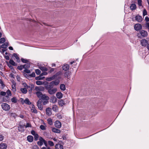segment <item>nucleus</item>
Instances as JSON below:
<instances>
[{"label":"nucleus","mask_w":149,"mask_h":149,"mask_svg":"<svg viewBox=\"0 0 149 149\" xmlns=\"http://www.w3.org/2000/svg\"><path fill=\"white\" fill-rule=\"evenodd\" d=\"M45 112L46 114L48 116H51L52 114V109L50 107H47L46 108Z\"/></svg>","instance_id":"7"},{"label":"nucleus","mask_w":149,"mask_h":149,"mask_svg":"<svg viewBox=\"0 0 149 149\" xmlns=\"http://www.w3.org/2000/svg\"><path fill=\"white\" fill-rule=\"evenodd\" d=\"M10 115L11 116L15 118L16 116V114L15 113H12L10 114Z\"/></svg>","instance_id":"55"},{"label":"nucleus","mask_w":149,"mask_h":149,"mask_svg":"<svg viewBox=\"0 0 149 149\" xmlns=\"http://www.w3.org/2000/svg\"><path fill=\"white\" fill-rule=\"evenodd\" d=\"M23 68H24V67L22 65L18 66L17 67V69L20 70H22Z\"/></svg>","instance_id":"43"},{"label":"nucleus","mask_w":149,"mask_h":149,"mask_svg":"<svg viewBox=\"0 0 149 149\" xmlns=\"http://www.w3.org/2000/svg\"><path fill=\"white\" fill-rule=\"evenodd\" d=\"M24 72H25L26 73H29L30 72V70H29L28 69H24Z\"/></svg>","instance_id":"51"},{"label":"nucleus","mask_w":149,"mask_h":149,"mask_svg":"<svg viewBox=\"0 0 149 149\" xmlns=\"http://www.w3.org/2000/svg\"><path fill=\"white\" fill-rule=\"evenodd\" d=\"M33 139V136L31 135H29L27 137V140L29 142H32Z\"/></svg>","instance_id":"20"},{"label":"nucleus","mask_w":149,"mask_h":149,"mask_svg":"<svg viewBox=\"0 0 149 149\" xmlns=\"http://www.w3.org/2000/svg\"><path fill=\"white\" fill-rule=\"evenodd\" d=\"M35 72L37 74L39 75L40 74L41 71L38 69H37L35 70Z\"/></svg>","instance_id":"46"},{"label":"nucleus","mask_w":149,"mask_h":149,"mask_svg":"<svg viewBox=\"0 0 149 149\" xmlns=\"http://www.w3.org/2000/svg\"><path fill=\"white\" fill-rule=\"evenodd\" d=\"M57 97L58 99L61 98L63 97L62 94L61 92H58L56 94Z\"/></svg>","instance_id":"23"},{"label":"nucleus","mask_w":149,"mask_h":149,"mask_svg":"<svg viewBox=\"0 0 149 149\" xmlns=\"http://www.w3.org/2000/svg\"><path fill=\"white\" fill-rule=\"evenodd\" d=\"M32 149H39V148L37 146H34L32 147Z\"/></svg>","instance_id":"61"},{"label":"nucleus","mask_w":149,"mask_h":149,"mask_svg":"<svg viewBox=\"0 0 149 149\" xmlns=\"http://www.w3.org/2000/svg\"><path fill=\"white\" fill-rule=\"evenodd\" d=\"M24 68L25 69H27L29 68L30 67V65L29 64L27 63L23 65Z\"/></svg>","instance_id":"34"},{"label":"nucleus","mask_w":149,"mask_h":149,"mask_svg":"<svg viewBox=\"0 0 149 149\" xmlns=\"http://www.w3.org/2000/svg\"><path fill=\"white\" fill-rule=\"evenodd\" d=\"M4 58L7 60H9V59H10L9 56L7 55L5 56Z\"/></svg>","instance_id":"64"},{"label":"nucleus","mask_w":149,"mask_h":149,"mask_svg":"<svg viewBox=\"0 0 149 149\" xmlns=\"http://www.w3.org/2000/svg\"><path fill=\"white\" fill-rule=\"evenodd\" d=\"M36 84L37 85H42V83L41 81H37L36 82Z\"/></svg>","instance_id":"49"},{"label":"nucleus","mask_w":149,"mask_h":149,"mask_svg":"<svg viewBox=\"0 0 149 149\" xmlns=\"http://www.w3.org/2000/svg\"><path fill=\"white\" fill-rule=\"evenodd\" d=\"M9 100V97L6 96L3 98V101L5 102L8 101Z\"/></svg>","instance_id":"39"},{"label":"nucleus","mask_w":149,"mask_h":149,"mask_svg":"<svg viewBox=\"0 0 149 149\" xmlns=\"http://www.w3.org/2000/svg\"><path fill=\"white\" fill-rule=\"evenodd\" d=\"M29 76L31 77H35L36 76V74L34 72H33L31 74L29 75Z\"/></svg>","instance_id":"52"},{"label":"nucleus","mask_w":149,"mask_h":149,"mask_svg":"<svg viewBox=\"0 0 149 149\" xmlns=\"http://www.w3.org/2000/svg\"><path fill=\"white\" fill-rule=\"evenodd\" d=\"M53 85H48L46 86V88L48 91V93L51 95L54 94L57 91L56 88H53Z\"/></svg>","instance_id":"1"},{"label":"nucleus","mask_w":149,"mask_h":149,"mask_svg":"<svg viewBox=\"0 0 149 149\" xmlns=\"http://www.w3.org/2000/svg\"><path fill=\"white\" fill-rule=\"evenodd\" d=\"M22 62L24 63H27L29 62V61L26 59H24L23 58H21Z\"/></svg>","instance_id":"38"},{"label":"nucleus","mask_w":149,"mask_h":149,"mask_svg":"<svg viewBox=\"0 0 149 149\" xmlns=\"http://www.w3.org/2000/svg\"><path fill=\"white\" fill-rule=\"evenodd\" d=\"M42 97L39 99V100H41V102L42 103V102L43 105H46L48 103L49 98L48 96L46 95Z\"/></svg>","instance_id":"2"},{"label":"nucleus","mask_w":149,"mask_h":149,"mask_svg":"<svg viewBox=\"0 0 149 149\" xmlns=\"http://www.w3.org/2000/svg\"><path fill=\"white\" fill-rule=\"evenodd\" d=\"M8 45V43L6 42L1 45V47L3 48H6L7 47Z\"/></svg>","instance_id":"30"},{"label":"nucleus","mask_w":149,"mask_h":149,"mask_svg":"<svg viewBox=\"0 0 149 149\" xmlns=\"http://www.w3.org/2000/svg\"><path fill=\"white\" fill-rule=\"evenodd\" d=\"M6 41L5 39L4 38H2L0 39V44L2 43L5 42Z\"/></svg>","instance_id":"41"},{"label":"nucleus","mask_w":149,"mask_h":149,"mask_svg":"<svg viewBox=\"0 0 149 149\" xmlns=\"http://www.w3.org/2000/svg\"><path fill=\"white\" fill-rule=\"evenodd\" d=\"M69 65L68 64L64 65L62 66V69L63 70L65 71H67L69 70Z\"/></svg>","instance_id":"16"},{"label":"nucleus","mask_w":149,"mask_h":149,"mask_svg":"<svg viewBox=\"0 0 149 149\" xmlns=\"http://www.w3.org/2000/svg\"><path fill=\"white\" fill-rule=\"evenodd\" d=\"M52 131L55 133H60L61 131L59 129H58L55 128H53L52 130Z\"/></svg>","instance_id":"25"},{"label":"nucleus","mask_w":149,"mask_h":149,"mask_svg":"<svg viewBox=\"0 0 149 149\" xmlns=\"http://www.w3.org/2000/svg\"><path fill=\"white\" fill-rule=\"evenodd\" d=\"M48 143L49 145L51 146H53L54 145V144L53 142L50 141H48Z\"/></svg>","instance_id":"37"},{"label":"nucleus","mask_w":149,"mask_h":149,"mask_svg":"<svg viewBox=\"0 0 149 149\" xmlns=\"http://www.w3.org/2000/svg\"><path fill=\"white\" fill-rule=\"evenodd\" d=\"M60 82V81L59 80H56L55 81H53L51 82L49 85H53L54 84L57 86L58 85Z\"/></svg>","instance_id":"14"},{"label":"nucleus","mask_w":149,"mask_h":149,"mask_svg":"<svg viewBox=\"0 0 149 149\" xmlns=\"http://www.w3.org/2000/svg\"><path fill=\"white\" fill-rule=\"evenodd\" d=\"M0 95H1L5 96L6 95V93L5 92L1 91L0 92Z\"/></svg>","instance_id":"57"},{"label":"nucleus","mask_w":149,"mask_h":149,"mask_svg":"<svg viewBox=\"0 0 149 149\" xmlns=\"http://www.w3.org/2000/svg\"><path fill=\"white\" fill-rule=\"evenodd\" d=\"M139 33H138V36L140 37V36H139V34H140L141 36L143 37H146L148 36L147 32L144 30H141L139 32Z\"/></svg>","instance_id":"5"},{"label":"nucleus","mask_w":149,"mask_h":149,"mask_svg":"<svg viewBox=\"0 0 149 149\" xmlns=\"http://www.w3.org/2000/svg\"><path fill=\"white\" fill-rule=\"evenodd\" d=\"M134 29L137 31H139L142 29L141 25L139 23L136 24L134 26Z\"/></svg>","instance_id":"6"},{"label":"nucleus","mask_w":149,"mask_h":149,"mask_svg":"<svg viewBox=\"0 0 149 149\" xmlns=\"http://www.w3.org/2000/svg\"><path fill=\"white\" fill-rule=\"evenodd\" d=\"M60 89L63 91L65 90V84H61L60 86Z\"/></svg>","instance_id":"28"},{"label":"nucleus","mask_w":149,"mask_h":149,"mask_svg":"<svg viewBox=\"0 0 149 149\" xmlns=\"http://www.w3.org/2000/svg\"><path fill=\"white\" fill-rule=\"evenodd\" d=\"M57 99L55 96H53L51 97L50 102L53 103H55L57 102Z\"/></svg>","instance_id":"22"},{"label":"nucleus","mask_w":149,"mask_h":149,"mask_svg":"<svg viewBox=\"0 0 149 149\" xmlns=\"http://www.w3.org/2000/svg\"><path fill=\"white\" fill-rule=\"evenodd\" d=\"M7 147V145L6 143H1L0 144V149H6Z\"/></svg>","instance_id":"12"},{"label":"nucleus","mask_w":149,"mask_h":149,"mask_svg":"<svg viewBox=\"0 0 149 149\" xmlns=\"http://www.w3.org/2000/svg\"><path fill=\"white\" fill-rule=\"evenodd\" d=\"M58 104L59 105L61 106L65 105V102L63 100L61 99L58 101Z\"/></svg>","instance_id":"26"},{"label":"nucleus","mask_w":149,"mask_h":149,"mask_svg":"<svg viewBox=\"0 0 149 149\" xmlns=\"http://www.w3.org/2000/svg\"><path fill=\"white\" fill-rule=\"evenodd\" d=\"M64 76L65 78H67V79H69L70 76V73L69 71H66L64 73Z\"/></svg>","instance_id":"21"},{"label":"nucleus","mask_w":149,"mask_h":149,"mask_svg":"<svg viewBox=\"0 0 149 149\" xmlns=\"http://www.w3.org/2000/svg\"><path fill=\"white\" fill-rule=\"evenodd\" d=\"M24 102L28 105H30L31 104V102L29 99L27 98H26L24 100Z\"/></svg>","instance_id":"29"},{"label":"nucleus","mask_w":149,"mask_h":149,"mask_svg":"<svg viewBox=\"0 0 149 149\" xmlns=\"http://www.w3.org/2000/svg\"><path fill=\"white\" fill-rule=\"evenodd\" d=\"M31 134L33 135L34 136L36 134V132L34 130H32L31 132Z\"/></svg>","instance_id":"59"},{"label":"nucleus","mask_w":149,"mask_h":149,"mask_svg":"<svg viewBox=\"0 0 149 149\" xmlns=\"http://www.w3.org/2000/svg\"><path fill=\"white\" fill-rule=\"evenodd\" d=\"M39 91H43L45 90V88L43 87L42 86H39Z\"/></svg>","instance_id":"53"},{"label":"nucleus","mask_w":149,"mask_h":149,"mask_svg":"<svg viewBox=\"0 0 149 149\" xmlns=\"http://www.w3.org/2000/svg\"><path fill=\"white\" fill-rule=\"evenodd\" d=\"M39 139V141L38 142L37 144L40 146H41L43 144V138L42 137H40Z\"/></svg>","instance_id":"17"},{"label":"nucleus","mask_w":149,"mask_h":149,"mask_svg":"<svg viewBox=\"0 0 149 149\" xmlns=\"http://www.w3.org/2000/svg\"><path fill=\"white\" fill-rule=\"evenodd\" d=\"M145 20L147 22H149V18L148 17H146L145 18Z\"/></svg>","instance_id":"60"},{"label":"nucleus","mask_w":149,"mask_h":149,"mask_svg":"<svg viewBox=\"0 0 149 149\" xmlns=\"http://www.w3.org/2000/svg\"><path fill=\"white\" fill-rule=\"evenodd\" d=\"M130 8L131 10H134L136 8V5L135 4H132L130 6Z\"/></svg>","instance_id":"18"},{"label":"nucleus","mask_w":149,"mask_h":149,"mask_svg":"<svg viewBox=\"0 0 149 149\" xmlns=\"http://www.w3.org/2000/svg\"><path fill=\"white\" fill-rule=\"evenodd\" d=\"M147 15V12L146 9H144L143 11V16Z\"/></svg>","instance_id":"44"},{"label":"nucleus","mask_w":149,"mask_h":149,"mask_svg":"<svg viewBox=\"0 0 149 149\" xmlns=\"http://www.w3.org/2000/svg\"><path fill=\"white\" fill-rule=\"evenodd\" d=\"M42 103L40 100H38L37 102V105L39 109L40 110H42L43 109V107Z\"/></svg>","instance_id":"8"},{"label":"nucleus","mask_w":149,"mask_h":149,"mask_svg":"<svg viewBox=\"0 0 149 149\" xmlns=\"http://www.w3.org/2000/svg\"><path fill=\"white\" fill-rule=\"evenodd\" d=\"M9 63L13 66H16L17 64H15V62L12 60L10 59L9 61Z\"/></svg>","instance_id":"35"},{"label":"nucleus","mask_w":149,"mask_h":149,"mask_svg":"<svg viewBox=\"0 0 149 149\" xmlns=\"http://www.w3.org/2000/svg\"><path fill=\"white\" fill-rule=\"evenodd\" d=\"M11 101L12 102L16 103L17 102V100L16 97H13L11 99Z\"/></svg>","instance_id":"40"},{"label":"nucleus","mask_w":149,"mask_h":149,"mask_svg":"<svg viewBox=\"0 0 149 149\" xmlns=\"http://www.w3.org/2000/svg\"><path fill=\"white\" fill-rule=\"evenodd\" d=\"M135 20L138 22H141L143 20L142 17L138 15L135 17Z\"/></svg>","instance_id":"10"},{"label":"nucleus","mask_w":149,"mask_h":149,"mask_svg":"<svg viewBox=\"0 0 149 149\" xmlns=\"http://www.w3.org/2000/svg\"><path fill=\"white\" fill-rule=\"evenodd\" d=\"M0 84H1V86H5L4 84L3 83L2 80L1 79H0Z\"/></svg>","instance_id":"62"},{"label":"nucleus","mask_w":149,"mask_h":149,"mask_svg":"<svg viewBox=\"0 0 149 149\" xmlns=\"http://www.w3.org/2000/svg\"><path fill=\"white\" fill-rule=\"evenodd\" d=\"M39 137V135L38 134H36L35 135H34V140L36 141L37 140H38V138Z\"/></svg>","instance_id":"48"},{"label":"nucleus","mask_w":149,"mask_h":149,"mask_svg":"<svg viewBox=\"0 0 149 149\" xmlns=\"http://www.w3.org/2000/svg\"><path fill=\"white\" fill-rule=\"evenodd\" d=\"M55 125L56 128H60L61 126V123L59 121L56 120L55 122Z\"/></svg>","instance_id":"11"},{"label":"nucleus","mask_w":149,"mask_h":149,"mask_svg":"<svg viewBox=\"0 0 149 149\" xmlns=\"http://www.w3.org/2000/svg\"><path fill=\"white\" fill-rule=\"evenodd\" d=\"M40 69L42 71H46L47 70V69L46 67L42 66L39 67Z\"/></svg>","instance_id":"33"},{"label":"nucleus","mask_w":149,"mask_h":149,"mask_svg":"<svg viewBox=\"0 0 149 149\" xmlns=\"http://www.w3.org/2000/svg\"><path fill=\"white\" fill-rule=\"evenodd\" d=\"M34 86L33 84H30V86H28V88H30V89H29V91L30 92H31L32 91V90L34 88Z\"/></svg>","instance_id":"27"},{"label":"nucleus","mask_w":149,"mask_h":149,"mask_svg":"<svg viewBox=\"0 0 149 149\" xmlns=\"http://www.w3.org/2000/svg\"><path fill=\"white\" fill-rule=\"evenodd\" d=\"M55 148V149H63V146L62 145L58 143L56 145Z\"/></svg>","instance_id":"15"},{"label":"nucleus","mask_w":149,"mask_h":149,"mask_svg":"<svg viewBox=\"0 0 149 149\" xmlns=\"http://www.w3.org/2000/svg\"><path fill=\"white\" fill-rule=\"evenodd\" d=\"M141 44L142 46L146 47L148 44V41L145 39H142L141 41Z\"/></svg>","instance_id":"9"},{"label":"nucleus","mask_w":149,"mask_h":149,"mask_svg":"<svg viewBox=\"0 0 149 149\" xmlns=\"http://www.w3.org/2000/svg\"><path fill=\"white\" fill-rule=\"evenodd\" d=\"M61 71H59L56 73L55 74L53 75L52 77H49L47 78L46 80L48 81H51L53 80L54 79H55L56 77H57L58 76L61 75Z\"/></svg>","instance_id":"3"},{"label":"nucleus","mask_w":149,"mask_h":149,"mask_svg":"<svg viewBox=\"0 0 149 149\" xmlns=\"http://www.w3.org/2000/svg\"><path fill=\"white\" fill-rule=\"evenodd\" d=\"M4 139V136L0 134V141H2Z\"/></svg>","instance_id":"56"},{"label":"nucleus","mask_w":149,"mask_h":149,"mask_svg":"<svg viewBox=\"0 0 149 149\" xmlns=\"http://www.w3.org/2000/svg\"><path fill=\"white\" fill-rule=\"evenodd\" d=\"M47 121L48 124L50 125H53L52 120L51 118H48L47 120Z\"/></svg>","instance_id":"32"},{"label":"nucleus","mask_w":149,"mask_h":149,"mask_svg":"<svg viewBox=\"0 0 149 149\" xmlns=\"http://www.w3.org/2000/svg\"><path fill=\"white\" fill-rule=\"evenodd\" d=\"M138 5L139 6H142V1L141 0H138Z\"/></svg>","instance_id":"54"},{"label":"nucleus","mask_w":149,"mask_h":149,"mask_svg":"<svg viewBox=\"0 0 149 149\" xmlns=\"http://www.w3.org/2000/svg\"><path fill=\"white\" fill-rule=\"evenodd\" d=\"M31 111L32 113H38V111L37 109L35 108V106L34 105H33L32 106L31 109Z\"/></svg>","instance_id":"19"},{"label":"nucleus","mask_w":149,"mask_h":149,"mask_svg":"<svg viewBox=\"0 0 149 149\" xmlns=\"http://www.w3.org/2000/svg\"><path fill=\"white\" fill-rule=\"evenodd\" d=\"M26 88H21L20 89V91L23 93L26 94L27 92Z\"/></svg>","instance_id":"31"},{"label":"nucleus","mask_w":149,"mask_h":149,"mask_svg":"<svg viewBox=\"0 0 149 149\" xmlns=\"http://www.w3.org/2000/svg\"><path fill=\"white\" fill-rule=\"evenodd\" d=\"M36 94L37 97L39 99L41 98L42 97V96H43L45 94H42V92L40 91H37L36 93Z\"/></svg>","instance_id":"13"},{"label":"nucleus","mask_w":149,"mask_h":149,"mask_svg":"<svg viewBox=\"0 0 149 149\" xmlns=\"http://www.w3.org/2000/svg\"><path fill=\"white\" fill-rule=\"evenodd\" d=\"M43 143H44L45 145L46 146H47V141L43 139Z\"/></svg>","instance_id":"58"},{"label":"nucleus","mask_w":149,"mask_h":149,"mask_svg":"<svg viewBox=\"0 0 149 149\" xmlns=\"http://www.w3.org/2000/svg\"><path fill=\"white\" fill-rule=\"evenodd\" d=\"M57 107L56 105H54L53 106L52 109L54 111H56L57 110Z\"/></svg>","instance_id":"45"},{"label":"nucleus","mask_w":149,"mask_h":149,"mask_svg":"<svg viewBox=\"0 0 149 149\" xmlns=\"http://www.w3.org/2000/svg\"><path fill=\"white\" fill-rule=\"evenodd\" d=\"M1 106L2 109L6 111H8L10 109V105L6 103H2Z\"/></svg>","instance_id":"4"},{"label":"nucleus","mask_w":149,"mask_h":149,"mask_svg":"<svg viewBox=\"0 0 149 149\" xmlns=\"http://www.w3.org/2000/svg\"><path fill=\"white\" fill-rule=\"evenodd\" d=\"M13 56L15 57L16 59H17V61L19 63L20 62V60L19 57L18 55L17 54L14 53L13 54Z\"/></svg>","instance_id":"24"},{"label":"nucleus","mask_w":149,"mask_h":149,"mask_svg":"<svg viewBox=\"0 0 149 149\" xmlns=\"http://www.w3.org/2000/svg\"><path fill=\"white\" fill-rule=\"evenodd\" d=\"M35 90L36 91H39V86H36L35 87Z\"/></svg>","instance_id":"63"},{"label":"nucleus","mask_w":149,"mask_h":149,"mask_svg":"<svg viewBox=\"0 0 149 149\" xmlns=\"http://www.w3.org/2000/svg\"><path fill=\"white\" fill-rule=\"evenodd\" d=\"M16 83H14L11 86L12 88L15 91H16Z\"/></svg>","instance_id":"42"},{"label":"nucleus","mask_w":149,"mask_h":149,"mask_svg":"<svg viewBox=\"0 0 149 149\" xmlns=\"http://www.w3.org/2000/svg\"><path fill=\"white\" fill-rule=\"evenodd\" d=\"M31 127V125L30 123H27L26 125H25V127L26 128L28 127Z\"/></svg>","instance_id":"50"},{"label":"nucleus","mask_w":149,"mask_h":149,"mask_svg":"<svg viewBox=\"0 0 149 149\" xmlns=\"http://www.w3.org/2000/svg\"><path fill=\"white\" fill-rule=\"evenodd\" d=\"M40 128L42 130H45L46 129L45 127L43 125H41L40 127Z\"/></svg>","instance_id":"47"},{"label":"nucleus","mask_w":149,"mask_h":149,"mask_svg":"<svg viewBox=\"0 0 149 149\" xmlns=\"http://www.w3.org/2000/svg\"><path fill=\"white\" fill-rule=\"evenodd\" d=\"M7 95L6 96L9 97L10 96H11V93L10 91L8 90L6 91Z\"/></svg>","instance_id":"36"}]
</instances>
